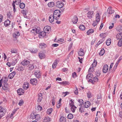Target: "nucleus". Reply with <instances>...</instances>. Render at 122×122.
<instances>
[{
	"label": "nucleus",
	"instance_id": "64",
	"mask_svg": "<svg viewBox=\"0 0 122 122\" xmlns=\"http://www.w3.org/2000/svg\"><path fill=\"white\" fill-rule=\"evenodd\" d=\"M119 116L120 117L122 118V111H121L119 112Z\"/></svg>",
	"mask_w": 122,
	"mask_h": 122
},
{
	"label": "nucleus",
	"instance_id": "26",
	"mask_svg": "<svg viewBox=\"0 0 122 122\" xmlns=\"http://www.w3.org/2000/svg\"><path fill=\"white\" fill-rule=\"evenodd\" d=\"M4 24L5 26H7L10 24V21L8 20L5 21Z\"/></svg>",
	"mask_w": 122,
	"mask_h": 122
},
{
	"label": "nucleus",
	"instance_id": "11",
	"mask_svg": "<svg viewBox=\"0 0 122 122\" xmlns=\"http://www.w3.org/2000/svg\"><path fill=\"white\" fill-rule=\"evenodd\" d=\"M91 103L89 101H86L84 104V106L86 108L88 107L90 105Z\"/></svg>",
	"mask_w": 122,
	"mask_h": 122
},
{
	"label": "nucleus",
	"instance_id": "45",
	"mask_svg": "<svg viewBox=\"0 0 122 122\" xmlns=\"http://www.w3.org/2000/svg\"><path fill=\"white\" fill-rule=\"evenodd\" d=\"M14 2L15 3V4L18 5L21 2V0H15Z\"/></svg>",
	"mask_w": 122,
	"mask_h": 122
},
{
	"label": "nucleus",
	"instance_id": "32",
	"mask_svg": "<svg viewBox=\"0 0 122 122\" xmlns=\"http://www.w3.org/2000/svg\"><path fill=\"white\" fill-rule=\"evenodd\" d=\"M93 76L91 74H89L86 76V78L87 79H89L92 77Z\"/></svg>",
	"mask_w": 122,
	"mask_h": 122
},
{
	"label": "nucleus",
	"instance_id": "52",
	"mask_svg": "<svg viewBox=\"0 0 122 122\" xmlns=\"http://www.w3.org/2000/svg\"><path fill=\"white\" fill-rule=\"evenodd\" d=\"M21 13L24 16H25L26 15V12L25 10H23L21 11Z\"/></svg>",
	"mask_w": 122,
	"mask_h": 122
},
{
	"label": "nucleus",
	"instance_id": "15",
	"mask_svg": "<svg viewBox=\"0 0 122 122\" xmlns=\"http://www.w3.org/2000/svg\"><path fill=\"white\" fill-rule=\"evenodd\" d=\"M30 81V83L34 85H36L37 82V79L35 78L31 79Z\"/></svg>",
	"mask_w": 122,
	"mask_h": 122
},
{
	"label": "nucleus",
	"instance_id": "50",
	"mask_svg": "<svg viewBox=\"0 0 122 122\" xmlns=\"http://www.w3.org/2000/svg\"><path fill=\"white\" fill-rule=\"evenodd\" d=\"M40 29L39 28H36V33L37 34H39L40 32H41Z\"/></svg>",
	"mask_w": 122,
	"mask_h": 122
},
{
	"label": "nucleus",
	"instance_id": "57",
	"mask_svg": "<svg viewBox=\"0 0 122 122\" xmlns=\"http://www.w3.org/2000/svg\"><path fill=\"white\" fill-rule=\"evenodd\" d=\"M93 67H90L88 70L89 72H93Z\"/></svg>",
	"mask_w": 122,
	"mask_h": 122
},
{
	"label": "nucleus",
	"instance_id": "7",
	"mask_svg": "<svg viewBox=\"0 0 122 122\" xmlns=\"http://www.w3.org/2000/svg\"><path fill=\"white\" fill-rule=\"evenodd\" d=\"M114 12V10H112V9L111 7H109L108 9L107 12L108 14H111Z\"/></svg>",
	"mask_w": 122,
	"mask_h": 122
},
{
	"label": "nucleus",
	"instance_id": "55",
	"mask_svg": "<svg viewBox=\"0 0 122 122\" xmlns=\"http://www.w3.org/2000/svg\"><path fill=\"white\" fill-rule=\"evenodd\" d=\"M36 109H37V110L38 111H40L42 109V107L40 105H38V106L37 107Z\"/></svg>",
	"mask_w": 122,
	"mask_h": 122
},
{
	"label": "nucleus",
	"instance_id": "33",
	"mask_svg": "<svg viewBox=\"0 0 122 122\" xmlns=\"http://www.w3.org/2000/svg\"><path fill=\"white\" fill-rule=\"evenodd\" d=\"M25 6V4L23 3H20V8L22 9L24 8Z\"/></svg>",
	"mask_w": 122,
	"mask_h": 122
},
{
	"label": "nucleus",
	"instance_id": "16",
	"mask_svg": "<svg viewBox=\"0 0 122 122\" xmlns=\"http://www.w3.org/2000/svg\"><path fill=\"white\" fill-rule=\"evenodd\" d=\"M9 87V85L7 83H5L3 85L2 88L4 90H6L8 89Z\"/></svg>",
	"mask_w": 122,
	"mask_h": 122
},
{
	"label": "nucleus",
	"instance_id": "23",
	"mask_svg": "<svg viewBox=\"0 0 122 122\" xmlns=\"http://www.w3.org/2000/svg\"><path fill=\"white\" fill-rule=\"evenodd\" d=\"M20 35V34L19 32L18 31H17L15 32L13 34V37H14L16 38L17 37L19 36Z\"/></svg>",
	"mask_w": 122,
	"mask_h": 122
},
{
	"label": "nucleus",
	"instance_id": "35",
	"mask_svg": "<svg viewBox=\"0 0 122 122\" xmlns=\"http://www.w3.org/2000/svg\"><path fill=\"white\" fill-rule=\"evenodd\" d=\"M30 51L32 53H35L37 52L38 50L36 49L32 48L31 49Z\"/></svg>",
	"mask_w": 122,
	"mask_h": 122
},
{
	"label": "nucleus",
	"instance_id": "43",
	"mask_svg": "<svg viewBox=\"0 0 122 122\" xmlns=\"http://www.w3.org/2000/svg\"><path fill=\"white\" fill-rule=\"evenodd\" d=\"M78 102L80 103L79 105L80 106H81L82 104H83V102L82 99H78Z\"/></svg>",
	"mask_w": 122,
	"mask_h": 122
},
{
	"label": "nucleus",
	"instance_id": "14",
	"mask_svg": "<svg viewBox=\"0 0 122 122\" xmlns=\"http://www.w3.org/2000/svg\"><path fill=\"white\" fill-rule=\"evenodd\" d=\"M55 19V17L54 16L53 14L51 15L49 17V20L51 23Z\"/></svg>",
	"mask_w": 122,
	"mask_h": 122
},
{
	"label": "nucleus",
	"instance_id": "30",
	"mask_svg": "<svg viewBox=\"0 0 122 122\" xmlns=\"http://www.w3.org/2000/svg\"><path fill=\"white\" fill-rule=\"evenodd\" d=\"M39 36H42L43 37L44 36L46 35V33L45 32L42 31L40 32L39 33Z\"/></svg>",
	"mask_w": 122,
	"mask_h": 122
},
{
	"label": "nucleus",
	"instance_id": "61",
	"mask_svg": "<svg viewBox=\"0 0 122 122\" xmlns=\"http://www.w3.org/2000/svg\"><path fill=\"white\" fill-rule=\"evenodd\" d=\"M74 93L75 94L77 95L78 93V91L77 90V89L76 87V90H75L74 91Z\"/></svg>",
	"mask_w": 122,
	"mask_h": 122
},
{
	"label": "nucleus",
	"instance_id": "44",
	"mask_svg": "<svg viewBox=\"0 0 122 122\" xmlns=\"http://www.w3.org/2000/svg\"><path fill=\"white\" fill-rule=\"evenodd\" d=\"M76 108V107L75 106L71 107V110L73 112H75V110Z\"/></svg>",
	"mask_w": 122,
	"mask_h": 122
},
{
	"label": "nucleus",
	"instance_id": "62",
	"mask_svg": "<svg viewBox=\"0 0 122 122\" xmlns=\"http://www.w3.org/2000/svg\"><path fill=\"white\" fill-rule=\"evenodd\" d=\"M16 63V61H13L12 62L11 64L12 66H14L15 65Z\"/></svg>",
	"mask_w": 122,
	"mask_h": 122
},
{
	"label": "nucleus",
	"instance_id": "63",
	"mask_svg": "<svg viewBox=\"0 0 122 122\" xmlns=\"http://www.w3.org/2000/svg\"><path fill=\"white\" fill-rule=\"evenodd\" d=\"M69 93L68 92H63L62 94H65V95H64V97H65L67 95L69 94Z\"/></svg>",
	"mask_w": 122,
	"mask_h": 122
},
{
	"label": "nucleus",
	"instance_id": "5",
	"mask_svg": "<svg viewBox=\"0 0 122 122\" xmlns=\"http://www.w3.org/2000/svg\"><path fill=\"white\" fill-rule=\"evenodd\" d=\"M30 63V61L26 60H24L21 63V64L23 66H26Z\"/></svg>",
	"mask_w": 122,
	"mask_h": 122
},
{
	"label": "nucleus",
	"instance_id": "39",
	"mask_svg": "<svg viewBox=\"0 0 122 122\" xmlns=\"http://www.w3.org/2000/svg\"><path fill=\"white\" fill-rule=\"evenodd\" d=\"M24 67L22 66H19L17 69L18 71H22L24 70Z\"/></svg>",
	"mask_w": 122,
	"mask_h": 122
},
{
	"label": "nucleus",
	"instance_id": "54",
	"mask_svg": "<svg viewBox=\"0 0 122 122\" xmlns=\"http://www.w3.org/2000/svg\"><path fill=\"white\" fill-rule=\"evenodd\" d=\"M36 116L34 114H32L31 115L30 118L32 119H35Z\"/></svg>",
	"mask_w": 122,
	"mask_h": 122
},
{
	"label": "nucleus",
	"instance_id": "56",
	"mask_svg": "<svg viewBox=\"0 0 122 122\" xmlns=\"http://www.w3.org/2000/svg\"><path fill=\"white\" fill-rule=\"evenodd\" d=\"M11 52L12 53H16L17 51L15 49H12L11 50Z\"/></svg>",
	"mask_w": 122,
	"mask_h": 122
},
{
	"label": "nucleus",
	"instance_id": "31",
	"mask_svg": "<svg viewBox=\"0 0 122 122\" xmlns=\"http://www.w3.org/2000/svg\"><path fill=\"white\" fill-rule=\"evenodd\" d=\"M121 59H120L119 60H118L117 62L116 63V64H115L113 69V70L114 71H115L116 69L117 68V66L118 65V63L119 62V61Z\"/></svg>",
	"mask_w": 122,
	"mask_h": 122
},
{
	"label": "nucleus",
	"instance_id": "25",
	"mask_svg": "<svg viewBox=\"0 0 122 122\" xmlns=\"http://www.w3.org/2000/svg\"><path fill=\"white\" fill-rule=\"evenodd\" d=\"M47 5L49 7H52L54 6L55 4L53 2H51L49 3Z\"/></svg>",
	"mask_w": 122,
	"mask_h": 122
},
{
	"label": "nucleus",
	"instance_id": "12",
	"mask_svg": "<svg viewBox=\"0 0 122 122\" xmlns=\"http://www.w3.org/2000/svg\"><path fill=\"white\" fill-rule=\"evenodd\" d=\"M78 19L77 17L74 16L72 19V21L74 24H76L77 22Z\"/></svg>",
	"mask_w": 122,
	"mask_h": 122
},
{
	"label": "nucleus",
	"instance_id": "21",
	"mask_svg": "<svg viewBox=\"0 0 122 122\" xmlns=\"http://www.w3.org/2000/svg\"><path fill=\"white\" fill-rule=\"evenodd\" d=\"M116 38L117 40L122 38V33H118L116 36Z\"/></svg>",
	"mask_w": 122,
	"mask_h": 122
},
{
	"label": "nucleus",
	"instance_id": "24",
	"mask_svg": "<svg viewBox=\"0 0 122 122\" xmlns=\"http://www.w3.org/2000/svg\"><path fill=\"white\" fill-rule=\"evenodd\" d=\"M46 45L44 43H41L39 45V47L41 49L45 48Z\"/></svg>",
	"mask_w": 122,
	"mask_h": 122
},
{
	"label": "nucleus",
	"instance_id": "59",
	"mask_svg": "<svg viewBox=\"0 0 122 122\" xmlns=\"http://www.w3.org/2000/svg\"><path fill=\"white\" fill-rule=\"evenodd\" d=\"M98 22H97L96 20H95L94 21L93 23L92 24V25L93 26H95L97 25Z\"/></svg>",
	"mask_w": 122,
	"mask_h": 122
},
{
	"label": "nucleus",
	"instance_id": "38",
	"mask_svg": "<svg viewBox=\"0 0 122 122\" xmlns=\"http://www.w3.org/2000/svg\"><path fill=\"white\" fill-rule=\"evenodd\" d=\"M105 52V51L104 49H102L99 54V55L101 56L103 55L104 53Z\"/></svg>",
	"mask_w": 122,
	"mask_h": 122
},
{
	"label": "nucleus",
	"instance_id": "37",
	"mask_svg": "<svg viewBox=\"0 0 122 122\" xmlns=\"http://www.w3.org/2000/svg\"><path fill=\"white\" fill-rule=\"evenodd\" d=\"M79 28L81 30H84L85 29V27L83 25H80Z\"/></svg>",
	"mask_w": 122,
	"mask_h": 122
},
{
	"label": "nucleus",
	"instance_id": "2",
	"mask_svg": "<svg viewBox=\"0 0 122 122\" xmlns=\"http://www.w3.org/2000/svg\"><path fill=\"white\" fill-rule=\"evenodd\" d=\"M6 109L0 106V118L5 115L6 112Z\"/></svg>",
	"mask_w": 122,
	"mask_h": 122
},
{
	"label": "nucleus",
	"instance_id": "58",
	"mask_svg": "<svg viewBox=\"0 0 122 122\" xmlns=\"http://www.w3.org/2000/svg\"><path fill=\"white\" fill-rule=\"evenodd\" d=\"M93 79L94 81L95 82H97L98 80V78L96 77H94L93 78Z\"/></svg>",
	"mask_w": 122,
	"mask_h": 122
},
{
	"label": "nucleus",
	"instance_id": "28",
	"mask_svg": "<svg viewBox=\"0 0 122 122\" xmlns=\"http://www.w3.org/2000/svg\"><path fill=\"white\" fill-rule=\"evenodd\" d=\"M57 60H56L53 63L52 65V67L53 68H55L57 64Z\"/></svg>",
	"mask_w": 122,
	"mask_h": 122
},
{
	"label": "nucleus",
	"instance_id": "29",
	"mask_svg": "<svg viewBox=\"0 0 122 122\" xmlns=\"http://www.w3.org/2000/svg\"><path fill=\"white\" fill-rule=\"evenodd\" d=\"M66 120V118L63 117H61L60 119V122H65Z\"/></svg>",
	"mask_w": 122,
	"mask_h": 122
},
{
	"label": "nucleus",
	"instance_id": "17",
	"mask_svg": "<svg viewBox=\"0 0 122 122\" xmlns=\"http://www.w3.org/2000/svg\"><path fill=\"white\" fill-rule=\"evenodd\" d=\"M44 29L45 30V32L46 33H47L50 30L51 27L49 26H46L44 27Z\"/></svg>",
	"mask_w": 122,
	"mask_h": 122
},
{
	"label": "nucleus",
	"instance_id": "8",
	"mask_svg": "<svg viewBox=\"0 0 122 122\" xmlns=\"http://www.w3.org/2000/svg\"><path fill=\"white\" fill-rule=\"evenodd\" d=\"M108 66L107 64L105 65L104 66L103 69V72L104 73H106L108 70Z\"/></svg>",
	"mask_w": 122,
	"mask_h": 122
},
{
	"label": "nucleus",
	"instance_id": "22",
	"mask_svg": "<svg viewBox=\"0 0 122 122\" xmlns=\"http://www.w3.org/2000/svg\"><path fill=\"white\" fill-rule=\"evenodd\" d=\"M100 17L99 14L97 13V14L96 15V21L97 22H99L100 20Z\"/></svg>",
	"mask_w": 122,
	"mask_h": 122
},
{
	"label": "nucleus",
	"instance_id": "4",
	"mask_svg": "<svg viewBox=\"0 0 122 122\" xmlns=\"http://www.w3.org/2000/svg\"><path fill=\"white\" fill-rule=\"evenodd\" d=\"M93 11H89L87 14L88 18L90 19L92 18L93 16Z\"/></svg>",
	"mask_w": 122,
	"mask_h": 122
},
{
	"label": "nucleus",
	"instance_id": "34",
	"mask_svg": "<svg viewBox=\"0 0 122 122\" xmlns=\"http://www.w3.org/2000/svg\"><path fill=\"white\" fill-rule=\"evenodd\" d=\"M118 45L119 47H121L122 46V38L120 39L118 42Z\"/></svg>",
	"mask_w": 122,
	"mask_h": 122
},
{
	"label": "nucleus",
	"instance_id": "13",
	"mask_svg": "<svg viewBox=\"0 0 122 122\" xmlns=\"http://www.w3.org/2000/svg\"><path fill=\"white\" fill-rule=\"evenodd\" d=\"M34 64H29L27 66L28 69L29 70H31L35 68Z\"/></svg>",
	"mask_w": 122,
	"mask_h": 122
},
{
	"label": "nucleus",
	"instance_id": "20",
	"mask_svg": "<svg viewBox=\"0 0 122 122\" xmlns=\"http://www.w3.org/2000/svg\"><path fill=\"white\" fill-rule=\"evenodd\" d=\"M29 83L27 82L25 83L23 86V88L25 90H26L29 87Z\"/></svg>",
	"mask_w": 122,
	"mask_h": 122
},
{
	"label": "nucleus",
	"instance_id": "1",
	"mask_svg": "<svg viewBox=\"0 0 122 122\" xmlns=\"http://www.w3.org/2000/svg\"><path fill=\"white\" fill-rule=\"evenodd\" d=\"M60 11L59 10H56L54 11L53 15L55 17V19L57 20L59 19L60 16Z\"/></svg>",
	"mask_w": 122,
	"mask_h": 122
},
{
	"label": "nucleus",
	"instance_id": "3",
	"mask_svg": "<svg viewBox=\"0 0 122 122\" xmlns=\"http://www.w3.org/2000/svg\"><path fill=\"white\" fill-rule=\"evenodd\" d=\"M64 6V4L63 2L60 1H58L56 3V6L59 8H62Z\"/></svg>",
	"mask_w": 122,
	"mask_h": 122
},
{
	"label": "nucleus",
	"instance_id": "40",
	"mask_svg": "<svg viewBox=\"0 0 122 122\" xmlns=\"http://www.w3.org/2000/svg\"><path fill=\"white\" fill-rule=\"evenodd\" d=\"M52 111V108H50L48 109L47 112V113L48 114H50Z\"/></svg>",
	"mask_w": 122,
	"mask_h": 122
},
{
	"label": "nucleus",
	"instance_id": "46",
	"mask_svg": "<svg viewBox=\"0 0 122 122\" xmlns=\"http://www.w3.org/2000/svg\"><path fill=\"white\" fill-rule=\"evenodd\" d=\"M87 95L88 98H91L92 97L91 93L90 92H88L87 93Z\"/></svg>",
	"mask_w": 122,
	"mask_h": 122
},
{
	"label": "nucleus",
	"instance_id": "41",
	"mask_svg": "<svg viewBox=\"0 0 122 122\" xmlns=\"http://www.w3.org/2000/svg\"><path fill=\"white\" fill-rule=\"evenodd\" d=\"M73 118V116L71 113L69 114L67 116V118L68 119H71Z\"/></svg>",
	"mask_w": 122,
	"mask_h": 122
},
{
	"label": "nucleus",
	"instance_id": "53",
	"mask_svg": "<svg viewBox=\"0 0 122 122\" xmlns=\"http://www.w3.org/2000/svg\"><path fill=\"white\" fill-rule=\"evenodd\" d=\"M35 119L36 120H37L40 118V116L39 114H37L36 115H35Z\"/></svg>",
	"mask_w": 122,
	"mask_h": 122
},
{
	"label": "nucleus",
	"instance_id": "48",
	"mask_svg": "<svg viewBox=\"0 0 122 122\" xmlns=\"http://www.w3.org/2000/svg\"><path fill=\"white\" fill-rule=\"evenodd\" d=\"M24 103L23 101V100L21 99L19 101L18 104L20 106H22Z\"/></svg>",
	"mask_w": 122,
	"mask_h": 122
},
{
	"label": "nucleus",
	"instance_id": "19",
	"mask_svg": "<svg viewBox=\"0 0 122 122\" xmlns=\"http://www.w3.org/2000/svg\"><path fill=\"white\" fill-rule=\"evenodd\" d=\"M15 72L14 71L10 74L8 76V77L10 79H11L13 78L15 75Z\"/></svg>",
	"mask_w": 122,
	"mask_h": 122
},
{
	"label": "nucleus",
	"instance_id": "18",
	"mask_svg": "<svg viewBox=\"0 0 122 122\" xmlns=\"http://www.w3.org/2000/svg\"><path fill=\"white\" fill-rule=\"evenodd\" d=\"M78 55L80 56H82L84 54V51L83 49L81 48L80 51L78 52Z\"/></svg>",
	"mask_w": 122,
	"mask_h": 122
},
{
	"label": "nucleus",
	"instance_id": "60",
	"mask_svg": "<svg viewBox=\"0 0 122 122\" xmlns=\"http://www.w3.org/2000/svg\"><path fill=\"white\" fill-rule=\"evenodd\" d=\"M36 28H35V29H32V30H31V32L35 33V32H36Z\"/></svg>",
	"mask_w": 122,
	"mask_h": 122
},
{
	"label": "nucleus",
	"instance_id": "47",
	"mask_svg": "<svg viewBox=\"0 0 122 122\" xmlns=\"http://www.w3.org/2000/svg\"><path fill=\"white\" fill-rule=\"evenodd\" d=\"M104 38H102L101 40H100L97 43V44L99 45L101 43H102L104 41Z\"/></svg>",
	"mask_w": 122,
	"mask_h": 122
},
{
	"label": "nucleus",
	"instance_id": "51",
	"mask_svg": "<svg viewBox=\"0 0 122 122\" xmlns=\"http://www.w3.org/2000/svg\"><path fill=\"white\" fill-rule=\"evenodd\" d=\"M71 103H69V105L70 107H72L73 106H75L74 105V102L73 101H72V100H71Z\"/></svg>",
	"mask_w": 122,
	"mask_h": 122
},
{
	"label": "nucleus",
	"instance_id": "10",
	"mask_svg": "<svg viewBox=\"0 0 122 122\" xmlns=\"http://www.w3.org/2000/svg\"><path fill=\"white\" fill-rule=\"evenodd\" d=\"M39 56L40 58L41 59L44 58L45 57V55L44 53L41 51L39 53Z\"/></svg>",
	"mask_w": 122,
	"mask_h": 122
},
{
	"label": "nucleus",
	"instance_id": "49",
	"mask_svg": "<svg viewBox=\"0 0 122 122\" xmlns=\"http://www.w3.org/2000/svg\"><path fill=\"white\" fill-rule=\"evenodd\" d=\"M97 61L96 60H94L93 63L92 64V66L93 67H95L97 65Z\"/></svg>",
	"mask_w": 122,
	"mask_h": 122
},
{
	"label": "nucleus",
	"instance_id": "9",
	"mask_svg": "<svg viewBox=\"0 0 122 122\" xmlns=\"http://www.w3.org/2000/svg\"><path fill=\"white\" fill-rule=\"evenodd\" d=\"M24 92V90L22 88H19L17 91V92L18 94L20 95H23Z\"/></svg>",
	"mask_w": 122,
	"mask_h": 122
},
{
	"label": "nucleus",
	"instance_id": "27",
	"mask_svg": "<svg viewBox=\"0 0 122 122\" xmlns=\"http://www.w3.org/2000/svg\"><path fill=\"white\" fill-rule=\"evenodd\" d=\"M94 30L92 29H91L88 30L87 32V35H90L91 33L94 32Z\"/></svg>",
	"mask_w": 122,
	"mask_h": 122
},
{
	"label": "nucleus",
	"instance_id": "6",
	"mask_svg": "<svg viewBox=\"0 0 122 122\" xmlns=\"http://www.w3.org/2000/svg\"><path fill=\"white\" fill-rule=\"evenodd\" d=\"M34 74L37 78H40L41 74L40 71L39 70L36 71L34 73Z\"/></svg>",
	"mask_w": 122,
	"mask_h": 122
},
{
	"label": "nucleus",
	"instance_id": "42",
	"mask_svg": "<svg viewBox=\"0 0 122 122\" xmlns=\"http://www.w3.org/2000/svg\"><path fill=\"white\" fill-rule=\"evenodd\" d=\"M105 33H102L100 34V36L101 37H102V38H104H104L106 37Z\"/></svg>",
	"mask_w": 122,
	"mask_h": 122
},
{
	"label": "nucleus",
	"instance_id": "36",
	"mask_svg": "<svg viewBox=\"0 0 122 122\" xmlns=\"http://www.w3.org/2000/svg\"><path fill=\"white\" fill-rule=\"evenodd\" d=\"M111 43V39H108L106 42V45L109 46L110 45Z\"/></svg>",
	"mask_w": 122,
	"mask_h": 122
}]
</instances>
